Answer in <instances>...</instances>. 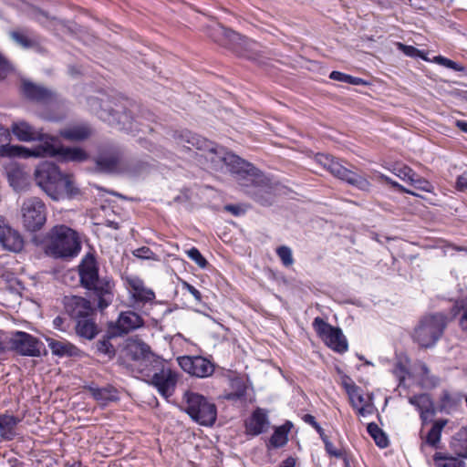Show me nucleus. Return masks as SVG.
Listing matches in <instances>:
<instances>
[{"label":"nucleus","mask_w":467,"mask_h":467,"mask_svg":"<svg viewBox=\"0 0 467 467\" xmlns=\"http://www.w3.org/2000/svg\"><path fill=\"white\" fill-rule=\"evenodd\" d=\"M88 103L98 118L109 126L127 132L143 131L140 117H134L137 106L130 100L92 97Z\"/></svg>","instance_id":"1"},{"label":"nucleus","mask_w":467,"mask_h":467,"mask_svg":"<svg viewBox=\"0 0 467 467\" xmlns=\"http://www.w3.org/2000/svg\"><path fill=\"white\" fill-rule=\"evenodd\" d=\"M35 180L36 184L55 201L73 199L80 194L73 176L64 174L58 166L52 162L39 164L35 171Z\"/></svg>","instance_id":"2"},{"label":"nucleus","mask_w":467,"mask_h":467,"mask_svg":"<svg viewBox=\"0 0 467 467\" xmlns=\"http://www.w3.org/2000/svg\"><path fill=\"white\" fill-rule=\"evenodd\" d=\"M81 249L78 236L73 229L64 224L55 225L47 234L46 253L55 258H72Z\"/></svg>","instance_id":"3"},{"label":"nucleus","mask_w":467,"mask_h":467,"mask_svg":"<svg viewBox=\"0 0 467 467\" xmlns=\"http://www.w3.org/2000/svg\"><path fill=\"white\" fill-rule=\"evenodd\" d=\"M180 142L184 143L183 147L191 150L195 148L203 152V156L207 161L210 162L209 168L216 171H223L226 165V159L231 151H228L224 147L219 146L213 141H211L198 134L192 133L190 130H182L178 135Z\"/></svg>","instance_id":"4"},{"label":"nucleus","mask_w":467,"mask_h":467,"mask_svg":"<svg viewBox=\"0 0 467 467\" xmlns=\"http://www.w3.org/2000/svg\"><path fill=\"white\" fill-rule=\"evenodd\" d=\"M448 320V317L441 312L423 316L414 328V341L423 348L434 347L442 337Z\"/></svg>","instance_id":"5"},{"label":"nucleus","mask_w":467,"mask_h":467,"mask_svg":"<svg viewBox=\"0 0 467 467\" xmlns=\"http://www.w3.org/2000/svg\"><path fill=\"white\" fill-rule=\"evenodd\" d=\"M185 412L192 420L203 426H212L217 419L216 405L206 397L192 391H186L183 397Z\"/></svg>","instance_id":"6"},{"label":"nucleus","mask_w":467,"mask_h":467,"mask_svg":"<svg viewBox=\"0 0 467 467\" xmlns=\"http://www.w3.org/2000/svg\"><path fill=\"white\" fill-rule=\"evenodd\" d=\"M316 159L320 165H322L336 178L346 182L347 183L360 191H370L371 183L367 178L352 170L348 169L333 156L329 154L318 153Z\"/></svg>","instance_id":"7"},{"label":"nucleus","mask_w":467,"mask_h":467,"mask_svg":"<svg viewBox=\"0 0 467 467\" xmlns=\"http://www.w3.org/2000/svg\"><path fill=\"white\" fill-rule=\"evenodd\" d=\"M241 188L244 194L262 206H271L275 202V187L260 170Z\"/></svg>","instance_id":"8"},{"label":"nucleus","mask_w":467,"mask_h":467,"mask_svg":"<svg viewBox=\"0 0 467 467\" xmlns=\"http://www.w3.org/2000/svg\"><path fill=\"white\" fill-rule=\"evenodd\" d=\"M143 375L149 378V383L155 387L163 398L168 399L174 393L177 384V374L165 366L164 359L160 358L157 362L145 369Z\"/></svg>","instance_id":"9"},{"label":"nucleus","mask_w":467,"mask_h":467,"mask_svg":"<svg viewBox=\"0 0 467 467\" xmlns=\"http://www.w3.org/2000/svg\"><path fill=\"white\" fill-rule=\"evenodd\" d=\"M124 152L122 148L114 142L100 145L94 158L95 171L105 174H121Z\"/></svg>","instance_id":"10"},{"label":"nucleus","mask_w":467,"mask_h":467,"mask_svg":"<svg viewBox=\"0 0 467 467\" xmlns=\"http://www.w3.org/2000/svg\"><path fill=\"white\" fill-rule=\"evenodd\" d=\"M21 213L25 229L31 233L41 230L47 222V207L38 197L26 199L21 207Z\"/></svg>","instance_id":"11"},{"label":"nucleus","mask_w":467,"mask_h":467,"mask_svg":"<svg viewBox=\"0 0 467 467\" xmlns=\"http://www.w3.org/2000/svg\"><path fill=\"white\" fill-rule=\"evenodd\" d=\"M312 326L317 336L334 351L342 354L348 350V341L341 328L331 326L320 317H315Z\"/></svg>","instance_id":"12"},{"label":"nucleus","mask_w":467,"mask_h":467,"mask_svg":"<svg viewBox=\"0 0 467 467\" xmlns=\"http://www.w3.org/2000/svg\"><path fill=\"white\" fill-rule=\"evenodd\" d=\"M8 345L9 350L24 357L38 358L44 349V343L40 339L24 331L13 332Z\"/></svg>","instance_id":"13"},{"label":"nucleus","mask_w":467,"mask_h":467,"mask_svg":"<svg viewBox=\"0 0 467 467\" xmlns=\"http://www.w3.org/2000/svg\"><path fill=\"white\" fill-rule=\"evenodd\" d=\"M90 299L97 302V307L103 311L113 302L115 283L111 277L99 276L92 285L83 286Z\"/></svg>","instance_id":"14"},{"label":"nucleus","mask_w":467,"mask_h":467,"mask_svg":"<svg viewBox=\"0 0 467 467\" xmlns=\"http://www.w3.org/2000/svg\"><path fill=\"white\" fill-rule=\"evenodd\" d=\"M126 353L132 360L139 362L140 372L150 368L161 357L155 355L150 347L140 339H130L126 345Z\"/></svg>","instance_id":"15"},{"label":"nucleus","mask_w":467,"mask_h":467,"mask_svg":"<svg viewBox=\"0 0 467 467\" xmlns=\"http://www.w3.org/2000/svg\"><path fill=\"white\" fill-rule=\"evenodd\" d=\"M62 304L65 313L73 321L96 315V308L91 305L90 300L80 296H64Z\"/></svg>","instance_id":"16"},{"label":"nucleus","mask_w":467,"mask_h":467,"mask_svg":"<svg viewBox=\"0 0 467 467\" xmlns=\"http://www.w3.org/2000/svg\"><path fill=\"white\" fill-rule=\"evenodd\" d=\"M226 171L230 172L241 187L259 171L254 164L231 152L226 159Z\"/></svg>","instance_id":"17"},{"label":"nucleus","mask_w":467,"mask_h":467,"mask_svg":"<svg viewBox=\"0 0 467 467\" xmlns=\"http://www.w3.org/2000/svg\"><path fill=\"white\" fill-rule=\"evenodd\" d=\"M55 149L48 143H38L32 148L20 145L4 144L0 146L1 157H44L45 154H54Z\"/></svg>","instance_id":"18"},{"label":"nucleus","mask_w":467,"mask_h":467,"mask_svg":"<svg viewBox=\"0 0 467 467\" xmlns=\"http://www.w3.org/2000/svg\"><path fill=\"white\" fill-rule=\"evenodd\" d=\"M178 363L183 371L197 378H207L214 371V365L208 358L201 356L180 357Z\"/></svg>","instance_id":"19"},{"label":"nucleus","mask_w":467,"mask_h":467,"mask_svg":"<svg viewBox=\"0 0 467 467\" xmlns=\"http://www.w3.org/2000/svg\"><path fill=\"white\" fill-rule=\"evenodd\" d=\"M460 440H453L451 447L454 450L457 457L449 453L435 452L433 455V462L436 467H465L462 459H467V440L463 441L461 444V449L456 450V446L460 445Z\"/></svg>","instance_id":"20"},{"label":"nucleus","mask_w":467,"mask_h":467,"mask_svg":"<svg viewBox=\"0 0 467 467\" xmlns=\"http://www.w3.org/2000/svg\"><path fill=\"white\" fill-rule=\"evenodd\" d=\"M77 268L79 284L82 287L92 285L99 277V267L94 253H88Z\"/></svg>","instance_id":"21"},{"label":"nucleus","mask_w":467,"mask_h":467,"mask_svg":"<svg viewBox=\"0 0 467 467\" xmlns=\"http://www.w3.org/2000/svg\"><path fill=\"white\" fill-rule=\"evenodd\" d=\"M143 326L144 320L142 317L133 311L121 312L116 323H111L109 325L118 336L128 334Z\"/></svg>","instance_id":"22"},{"label":"nucleus","mask_w":467,"mask_h":467,"mask_svg":"<svg viewBox=\"0 0 467 467\" xmlns=\"http://www.w3.org/2000/svg\"><path fill=\"white\" fill-rule=\"evenodd\" d=\"M270 421L264 409L256 408L251 416L244 420L245 433L249 436H258L267 431Z\"/></svg>","instance_id":"23"},{"label":"nucleus","mask_w":467,"mask_h":467,"mask_svg":"<svg viewBox=\"0 0 467 467\" xmlns=\"http://www.w3.org/2000/svg\"><path fill=\"white\" fill-rule=\"evenodd\" d=\"M57 140L53 137L52 139H48L44 141V143H48L56 150L54 154H45L44 157H55L60 156L65 161H78L82 162L88 159V154L86 150L81 148H71V147H63L57 146L56 144Z\"/></svg>","instance_id":"24"},{"label":"nucleus","mask_w":467,"mask_h":467,"mask_svg":"<svg viewBox=\"0 0 467 467\" xmlns=\"http://www.w3.org/2000/svg\"><path fill=\"white\" fill-rule=\"evenodd\" d=\"M11 130L13 134L21 141L39 140V143H44V141L53 138L36 130L26 121L14 122Z\"/></svg>","instance_id":"25"},{"label":"nucleus","mask_w":467,"mask_h":467,"mask_svg":"<svg viewBox=\"0 0 467 467\" xmlns=\"http://www.w3.org/2000/svg\"><path fill=\"white\" fill-rule=\"evenodd\" d=\"M409 402L419 410L422 424H426L436 414L433 400L428 393L411 396Z\"/></svg>","instance_id":"26"},{"label":"nucleus","mask_w":467,"mask_h":467,"mask_svg":"<svg viewBox=\"0 0 467 467\" xmlns=\"http://www.w3.org/2000/svg\"><path fill=\"white\" fill-rule=\"evenodd\" d=\"M93 134L91 126L88 123L72 124L61 129L59 135L66 140L80 142L88 140Z\"/></svg>","instance_id":"27"},{"label":"nucleus","mask_w":467,"mask_h":467,"mask_svg":"<svg viewBox=\"0 0 467 467\" xmlns=\"http://www.w3.org/2000/svg\"><path fill=\"white\" fill-rule=\"evenodd\" d=\"M46 341L51 353L58 358H75L81 355V350L66 339L57 340L52 337H47Z\"/></svg>","instance_id":"28"},{"label":"nucleus","mask_w":467,"mask_h":467,"mask_svg":"<svg viewBox=\"0 0 467 467\" xmlns=\"http://www.w3.org/2000/svg\"><path fill=\"white\" fill-rule=\"evenodd\" d=\"M0 244L5 250L18 253L24 247V239L18 231L7 225L1 230Z\"/></svg>","instance_id":"29"},{"label":"nucleus","mask_w":467,"mask_h":467,"mask_svg":"<svg viewBox=\"0 0 467 467\" xmlns=\"http://www.w3.org/2000/svg\"><path fill=\"white\" fill-rule=\"evenodd\" d=\"M151 168L152 164L146 159L137 157L124 158L121 174L137 177L148 173Z\"/></svg>","instance_id":"30"},{"label":"nucleus","mask_w":467,"mask_h":467,"mask_svg":"<svg viewBox=\"0 0 467 467\" xmlns=\"http://www.w3.org/2000/svg\"><path fill=\"white\" fill-rule=\"evenodd\" d=\"M22 89L26 99L36 102L47 103L54 97V93L50 89L30 81H25Z\"/></svg>","instance_id":"31"},{"label":"nucleus","mask_w":467,"mask_h":467,"mask_svg":"<svg viewBox=\"0 0 467 467\" xmlns=\"http://www.w3.org/2000/svg\"><path fill=\"white\" fill-rule=\"evenodd\" d=\"M75 322L76 334L80 338L93 340L99 333V328L94 320V317H88Z\"/></svg>","instance_id":"32"},{"label":"nucleus","mask_w":467,"mask_h":467,"mask_svg":"<svg viewBox=\"0 0 467 467\" xmlns=\"http://www.w3.org/2000/svg\"><path fill=\"white\" fill-rule=\"evenodd\" d=\"M132 290V297L136 303L146 304L155 299V293L147 288L140 278H133L129 281Z\"/></svg>","instance_id":"33"},{"label":"nucleus","mask_w":467,"mask_h":467,"mask_svg":"<svg viewBox=\"0 0 467 467\" xmlns=\"http://www.w3.org/2000/svg\"><path fill=\"white\" fill-rule=\"evenodd\" d=\"M21 422V419L7 413L0 414V437L4 441H12L16 433L15 428Z\"/></svg>","instance_id":"34"},{"label":"nucleus","mask_w":467,"mask_h":467,"mask_svg":"<svg viewBox=\"0 0 467 467\" xmlns=\"http://www.w3.org/2000/svg\"><path fill=\"white\" fill-rule=\"evenodd\" d=\"M118 337L117 333L110 327L109 330L95 344L94 348L99 354H102L109 358H112L116 355V349L111 344V338Z\"/></svg>","instance_id":"35"},{"label":"nucleus","mask_w":467,"mask_h":467,"mask_svg":"<svg viewBox=\"0 0 467 467\" xmlns=\"http://www.w3.org/2000/svg\"><path fill=\"white\" fill-rule=\"evenodd\" d=\"M292 427V422L287 420L283 425L275 428L269 440L270 445L274 448H281L285 445L288 441V433Z\"/></svg>","instance_id":"36"},{"label":"nucleus","mask_w":467,"mask_h":467,"mask_svg":"<svg viewBox=\"0 0 467 467\" xmlns=\"http://www.w3.org/2000/svg\"><path fill=\"white\" fill-rule=\"evenodd\" d=\"M446 420H435L428 431L425 442L432 448L437 449L441 441V431L446 425Z\"/></svg>","instance_id":"37"},{"label":"nucleus","mask_w":467,"mask_h":467,"mask_svg":"<svg viewBox=\"0 0 467 467\" xmlns=\"http://www.w3.org/2000/svg\"><path fill=\"white\" fill-rule=\"evenodd\" d=\"M368 433L374 440L375 443L381 449L387 448L389 441L386 433L375 422H370L367 426Z\"/></svg>","instance_id":"38"},{"label":"nucleus","mask_w":467,"mask_h":467,"mask_svg":"<svg viewBox=\"0 0 467 467\" xmlns=\"http://www.w3.org/2000/svg\"><path fill=\"white\" fill-rule=\"evenodd\" d=\"M89 392L96 400L113 401L118 399L117 390L114 388H89Z\"/></svg>","instance_id":"39"},{"label":"nucleus","mask_w":467,"mask_h":467,"mask_svg":"<svg viewBox=\"0 0 467 467\" xmlns=\"http://www.w3.org/2000/svg\"><path fill=\"white\" fill-rule=\"evenodd\" d=\"M461 314L460 325L463 330L467 329V303L465 299L454 302L451 309V318H455Z\"/></svg>","instance_id":"40"},{"label":"nucleus","mask_w":467,"mask_h":467,"mask_svg":"<svg viewBox=\"0 0 467 467\" xmlns=\"http://www.w3.org/2000/svg\"><path fill=\"white\" fill-rule=\"evenodd\" d=\"M329 78L336 80V81H339V82H345V83L354 85V86H362V85L368 84V82L361 78L348 75L346 73L337 71V70H334L329 74Z\"/></svg>","instance_id":"41"},{"label":"nucleus","mask_w":467,"mask_h":467,"mask_svg":"<svg viewBox=\"0 0 467 467\" xmlns=\"http://www.w3.org/2000/svg\"><path fill=\"white\" fill-rule=\"evenodd\" d=\"M276 254L280 258L283 265L285 267L291 266L295 262L292 250L286 245L277 247Z\"/></svg>","instance_id":"42"},{"label":"nucleus","mask_w":467,"mask_h":467,"mask_svg":"<svg viewBox=\"0 0 467 467\" xmlns=\"http://www.w3.org/2000/svg\"><path fill=\"white\" fill-rule=\"evenodd\" d=\"M342 386L343 388L345 389L346 392L348 393V395L349 396V399H350V401H351V404H352V407L353 408H356V404L354 403V395L358 393V391H359V387H358L354 382L353 380L351 379L350 377L345 375L343 378H342Z\"/></svg>","instance_id":"43"},{"label":"nucleus","mask_w":467,"mask_h":467,"mask_svg":"<svg viewBox=\"0 0 467 467\" xmlns=\"http://www.w3.org/2000/svg\"><path fill=\"white\" fill-rule=\"evenodd\" d=\"M420 369L421 373L420 380L424 386L435 387L438 384L439 379L434 376H430V369L425 363L420 365Z\"/></svg>","instance_id":"44"},{"label":"nucleus","mask_w":467,"mask_h":467,"mask_svg":"<svg viewBox=\"0 0 467 467\" xmlns=\"http://www.w3.org/2000/svg\"><path fill=\"white\" fill-rule=\"evenodd\" d=\"M458 400L451 397L448 391H443L441 398L440 410L450 412L451 410L456 408Z\"/></svg>","instance_id":"45"},{"label":"nucleus","mask_w":467,"mask_h":467,"mask_svg":"<svg viewBox=\"0 0 467 467\" xmlns=\"http://www.w3.org/2000/svg\"><path fill=\"white\" fill-rule=\"evenodd\" d=\"M214 31L218 36H222L225 40H229L230 42H235L240 39L238 33L221 25H218L217 27L214 28Z\"/></svg>","instance_id":"46"},{"label":"nucleus","mask_w":467,"mask_h":467,"mask_svg":"<svg viewBox=\"0 0 467 467\" xmlns=\"http://www.w3.org/2000/svg\"><path fill=\"white\" fill-rule=\"evenodd\" d=\"M132 254L140 259H147V260H154L158 261L159 257L156 254H154L150 247L141 246L140 248L135 249L132 252Z\"/></svg>","instance_id":"47"},{"label":"nucleus","mask_w":467,"mask_h":467,"mask_svg":"<svg viewBox=\"0 0 467 467\" xmlns=\"http://www.w3.org/2000/svg\"><path fill=\"white\" fill-rule=\"evenodd\" d=\"M377 177H378L379 180H380L381 182H385L386 184L390 185L392 188H394L395 190H397L400 192H404V193H409V194H411V195H416L413 192L406 189L404 186H402L401 184H400L396 181H393L391 178L388 177L387 175H384L382 173H379V175H377Z\"/></svg>","instance_id":"48"},{"label":"nucleus","mask_w":467,"mask_h":467,"mask_svg":"<svg viewBox=\"0 0 467 467\" xmlns=\"http://www.w3.org/2000/svg\"><path fill=\"white\" fill-rule=\"evenodd\" d=\"M187 255L201 268H205L208 265L207 260L202 256L201 252L196 247H192L187 251Z\"/></svg>","instance_id":"49"},{"label":"nucleus","mask_w":467,"mask_h":467,"mask_svg":"<svg viewBox=\"0 0 467 467\" xmlns=\"http://www.w3.org/2000/svg\"><path fill=\"white\" fill-rule=\"evenodd\" d=\"M13 71L11 62L0 52V79H5Z\"/></svg>","instance_id":"50"},{"label":"nucleus","mask_w":467,"mask_h":467,"mask_svg":"<svg viewBox=\"0 0 467 467\" xmlns=\"http://www.w3.org/2000/svg\"><path fill=\"white\" fill-rule=\"evenodd\" d=\"M395 174L401 180L409 182L411 177L416 176V172L409 166L403 165L402 167L395 169Z\"/></svg>","instance_id":"51"},{"label":"nucleus","mask_w":467,"mask_h":467,"mask_svg":"<svg viewBox=\"0 0 467 467\" xmlns=\"http://www.w3.org/2000/svg\"><path fill=\"white\" fill-rule=\"evenodd\" d=\"M434 62H436L439 65L444 66L448 68L453 69L455 71L463 70V67H460L456 62L442 56H436L434 57Z\"/></svg>","instance_id":"52"},{"label":"nucleus","mask_w":467,"mask_h":467,"mask_svg":"<svg viewBox=\"0 0 467 467\" xmlns=\"http://www.w3.org/2000/svg\"><path fill=\"white\" fill-rule=\"evenodd\" d=\"M10 36L15 42H16L23 47H31L33 46L32 40H30L26 36L18 31L11 32Z\"/></svg>","instance_id":"53"},{"label":"nucleus","mask_w":467,"mask_h":467,"mask_svg":"<svg viewBox=\"0 0 467 467\" xmlns=\"http://www.w3.org/2000/svg\"><path fill=\"white\" fill-rule=\"evenodd\" d=\"M410 183L414 186L416 189L422 190L425 192L430 191L431 184L430 182L421 178L419 174L416 173V176L411 177Z\"/></svg>","instance_id":"54"},{"label":"nucleus","mask_w":467,"mask_h":467,"mask_svg":"<svg viewBox=\"0 0 467 467\" xmlns=\"http://www.w3.org/2000/svg\"><path fill=\"white\" fill-rule=\"evenodd\" d=\"M399 48L408 57L425 58L423 53L413 46L399 43Z\"/></svg>","instance_id":"55"},{"label":"nucleus","mask_w":467,"mask_h":467,"mask_svg":"<svg viewBox=\"0 0 467 467\" xmlns=\"http://www.w3.org/2000/svg\"><path fill=\"white\" fill-rule=\"evenodd\" d=\"M324 446L326 452L330 457H335L337 459L339 457H344V451L341 449H337L329 439L327 441L325 440Z\"/></svg>","instance_id":"56"},{"label":"nucleus","mask_w":467,"mask_h":467,"mask_svg":"<svg viewBox=\"0 0 467 467\" xmlns=\"http://www.w3.org/2000/svg\"><path fill=\"white\" fill-rule=\"evenodd\" d=\"M68 320L61 316H57L53 319V327L62 332H66L69 328Z\"/></svg>","instance_id":"57"},{"label":"nucleus","mask_w":467,"mask_h":467,"mask_svg":"<svg viewBox=\"0 0 467 467\" xmlns=\"http://www.w3.org/2000/svg\"><path fill=\"white\" fill-rule=\"evenodd\" d=\"M223 210L234 216H241L246 213V209L241 204L229 203L223 206Z\"/></svg>","instance_id":"58"},{"label":"nucleus","mask_w":467,"mask_h":467,"mask_svg":"<svg viewBox=\"0 0 467 467\" xmlns=\"http://www.w3.org/2000/svg\"><path fill=\"white\" fill-rule=\"evenodd\" d=\"M183 288H185L195 298L197 302L202 301V293L192 285L187 282H183Z\"/></svg>","instance_id":"59"},{"label":"nucleus","mask_w":467,"mask_h":467,"mask_svg":"<svg viewBox=\"0 0 467 467\" xmlns=\"http://www.w3.org/2000/svg\"><path fill=\"white\" fill-rule=\"evenodd\" d=\"M394 374L400 379V380L404 379V375L407 372L405 366L401 362H398L395 365Z\"/></svg>","instance_id":"60"},{"label":"nucleus","mask_w":467,"mask_h":467,"mask_svg":"<svg viewBox=\"0 0 467 467\" xmlns=\"http://www.w3.org/2000/svg\"><path fill=\"white\" fill-rule=\"evenodd\" d=\"M456 189L461 192H464L467 189V177H465V173L457 178Z\"/></svg>","instance_id":"61"},{"label":"nucleus","mask_w":467,"mask_h":467,"mask_svg":"<svg viewBox=\"0 0 467 467\" xmlns=\"http://www.w3.org/2000/svg\"><path fill=\"white\" fill-rule=\"evenodd\" d=\"M245 394H246V389L244 387V388H241V389H237L234 392L230 393L228 395V399L229 400H240L242 398H244Z\"/></svg>","instance_id":"62"},{"label":"nucleus","mask_w":467,"mask_h":467,"mask_svg":"<svg viewBox=\"0 0 467 467\" xmlns=\"http://www.w3.org/2000/svg\"><path fill=\"white\" fill-rule=\"evenodd\" d=\"M302 420L316 429V426L319 425V423L316 420V418L311 414H305L302 416Z\"/></svg>","instance_id":"63"},{"label":"nucleus","mask_w":467,"mask_h":467,"mask_svg":"<svg viewBox=\"0 0 467 467\" xmlns=\"http://www.w3.org/2000/svg\"><path fill=\"white\" fill-rule=\"evenodd\" d=\"M279 467H296V458L289 456L281 462Z\"/></svg>","instance_id":"64"}]
</instances>
